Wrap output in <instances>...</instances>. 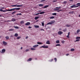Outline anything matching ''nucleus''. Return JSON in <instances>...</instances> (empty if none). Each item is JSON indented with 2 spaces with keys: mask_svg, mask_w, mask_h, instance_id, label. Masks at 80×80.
<instances>
[{
  "mask_svg": "<svg viewBox=\"0 0 80 80\" xmlns=\"http://www.w3.org/2000/svg\"><path fill=\"white\" fill-rule=\"evenodd\" d=\"M61 7H56V8H55L54 9V10H55V11H58V10H60V9L59 8H61Z\"/></svg>",
  "mask_w": 80,
  "mask_h": 80,
  "instance_id": "obj_1",
  "label": "nucleus"
},
{
  "mask_svg": "<svg viewBox=\"0 0 80 80\" xmlns=\"http://www.w3.org/2000/svg\"><path fill=\"white\" fill-rule=\"evenodd\" d=\"M14 10H15V9L13 8L10 9H8V12H12V11H14Z\"/></svg>",
  "mask_w": 80,
  "mask_h": 80,
  "instance_id": "obj_2",
  "label": "nucleus"
},
{
  "mask_svg": "<svg viewBox=\"0 0 80 80\" xmlns=\"http://www.w3.org/2000/svg\"><path fill=\"white\" fill-rule=\"evenodd\" d=\"M40 48H48V46H46L45 45H44L43 46H42L41 47H40Z\"/></svg>",
  "mask_w": 80,
  "mask_h": 80,
  "instance_id": "obj_3",
  "label": "nucleus"
},
{
  "mask_svg": "<svg viewBox=\"0 0 80 80\" xmlns=\"http://www.w3.org/2000/svg\"><path fill=\"white\" fill-rule=\"evenodd\" d=\"M71 8H77L76 6V4H74L73 5H72L70 6Z\"/></svg>",
  "mask_w": 80,
  "mask_h": 80,
  "instance_id": "obj_4",
  "label": "nucleus"
},
{
  "mask_svg": "<svg viewBox=\"0 0 80 80\" xmlns=\"http://www.w3.org/2000/svg\"><path fill=\"white\" fill-rule=\"evenodd\" d=\"M53 23H54V22H53V21H51V22H50L48 23L47 24V25H52V24H53Z\"/></svg>",
  "mask_w": 80,
  "mask_h": 80,
  "instance_id": "obj_5",
  "label": "nucleus"
},
{
  "mask_svg": "<svg viewBox=\"0 0 80 80\" xmlns=\"http://www.w3.org/2000/svg\"><path fill=\"white\" fill-rule=\"evenodd\" d=\"M76 8L78 7H80V3H78L76 4Z\"/></svg>",
  "mask_w": 80,
  "mask_h": 80,
  "instance_id": "obj_6",
  "label": "nucleus"
},
{
  "mask_svg": "<svg viewBox=\"0 0 80 80\" xmlns=\"http://www.w3.org/2000/svg\"><path fill=\"white\" fill-rule=\"evenodd\" d=\"M4 52H5V49H2V52H1V53H4Z\"/></svg>",
  "mask_w": 80,
  "mask_h": 80,
  "instance_id": "obj_7",
  "label": "nucleus"
},
{
  "mask_svg": "<svg viewBox=\"0 0 80 80\" xmlns=\"http://www.w3.org/2000/svg\"><path fill=\"white\" fill-rule=\"evenodd\" d=\"M58 35H62L63 33V32L62 31H59L58 32Z\"/></svg>",
  "mask_w": 80,
  "mask_h": 80,
  "instance_id": "obj_8",
  "label": "nucleus"
},
{
  "mask_svg": "<svg viewBox=\"0 0 80 80\" xmlns=\"http://www.w3.org/2000/svg\"><path fill=\"white\" fill-rule=\"evenodd\" d=\"M38 47V45L37 44L33 46V48H37V47Z\"/></svg>",
  "mask_w": 80,
  "mask_h": 80,
  "instance_id": "obj_9",
  "label": "nucleus"
},
{
  "mask_svg": "<svg viewBox=\"0 0 80 80\" xmlns=\"http://www.w3.org/2000/svg\"><path fill=\"white\" fill-rule=\"evenodd\" d=\"M20 10V8H14V10Z\"/></svg>",
  "mask_w": 80,
  "mask_h": 80,
  "instance_id": "obj_10",
  "label": "nucleus"
},
{
  "mask_svg": "<svg viewBox=\"0 0 80 80\" xmlns=\"http://www.w3.org/2000/svg\"><path fill=\"white\" fill-rule=\"evenodd\" d=\"M3 44V45H7V43L4 41H3L2 42Z\"/></svg>",
  "mask_w": 80,
  "mask_h": 80,
  "instance_id": "obj_11",
  "label": "nucleus"
},
{
  "mask_svg": "<svg viewBox=\"0 0 80 80\" xmlns=\"http://www.w3.org/2000/svg\"><path fill=\"white\" fill-rule=\"evenodd\" d=\"M30 24V22H28L25 23V25H29Z\"/></svg>",
  "mask_w": 80,
  "mask_h": 80,
  "instance_id": "obj_12",
  "label": "nucleus"
},
{
  "mask_svg": "<svg viewBox=\"0 0 80 80\" xmlns=\"http://www.w3.org/2000/svg\"><path fill=\"white\" fill-rule=\"evenodd\" d=\"M49 7V5H46L43 7V8H46Z\"/></svg>",
  "mask_w": 80,
  "mask_h": 80,
  "instance_id": "obj_13",
  "label": "nucleus"
},
{
  "mask_svg": "<svg viewBox=\"0 0 80 80\" xmlns=\"http://www.w3.org/2000/svg\"><path fill=\"white\" fill-rule=\"evenodd\" d=\"M46 44H50V41H47L46 42Z\"/></svg>",
  "mask_w": 80,
  "mask_h": 80,
  "instance_id": "obj_14",
  "label": "nucleus"
},
{
  "mask_svg": "<svg viewBox=\"0 0 80 80\" xmlns=\"http://www.w3.org/2000/svg\"><path fill=\"white\" fill-rule=\"evenodd\" d=\"M32 60V58H29V59H28L27 60L28 62H30V61H31Z\"/></svg>",
  "mask_w": 80,
  "mask_h": 80,
  "instance_id": "obj_15",
  "label": "nucleus"
},
{
  "mask_svg": "<svg viewBox=\"0 0 80 80\" xmlns=\"http://www.w3.org/2000/svg\"><path fill=\"white\" fill-rule=\"evenodd\" d=\"M15 37H18V33H16L14 35Z\"/></svg>",
  "mask_w": 80,
  "mask_h": 80,
  "instance_id": "obj_16",
  "label": "nucleus"
},
{
  "mask_svg": "<svg viewBox=\"0 0 80 80\" xmlns=\"http://www.w3.org/2000/svg\"><path fill=\"white\" fill-rule=\"evenodd\" d=\"M45 13V12H41L39 13V14L42 15V14H44Z\"/></svg>",
  "mask_w": 80,
  "mask_h": 80,
  "instance_id": "obj_17",
  "label": "nucleus"
},
{
  "mask_svg": "<svg viewBox=\"0 0 80 80\" xmlns=\"http://www.w3.org/2000/svg\"><path fill=\"white\" fill-rule=\"evenodd\" d=\"M21 24H23L24 23V21H22L20 22Z\"/></svg>",
  "mask_w": 80,
  "mask_h": 80,
  "instance_id": "obj_18",
  "label": "nucleus"
},
{
  "mask_svg": "<svg viewBox=\"0 0 80 80\" xmlns=\"http://www.w3.org/2000/svg\"><path fill=\"white\" fill-rule=\"evenodd\" d=\"M17 7H22V5H17Z\"/></svg>",
  "mask_w": 80,
  "mask_h": 80,
  "instance_id": "obj_19",
  "label": "nucleus"
},
{
  "mask_svg": "<svg viewBox=\"0 0 80 80\" xmlns=\"http://www.w3.org/2000/svg\"><path fill=\"white\" fill-rule=\"evenodd\" d=\"M37 44H39V45H42V43H41L40 42H37Z\"/></svg>",
  "mask_w": 80,
  "mask_h": 80,
  "instance_id": "obj_20",
  "label": "nucleus"
},
{
  "mask_svg": "<svg viewBox=\"0 0 80 80\" xmlns=\"http://www.w3.org/2000/svg\"><path fill=\"white\" fill-rule=\"evenodd\" d=\"M56 43H60V41L59 40H57L56 41Z\"/></svg>",
  "mask_w": 80,
  "mask_h": 80,
  "instance_id": "obj_21",
  "label": "nucleus"
},
{
  "mask_svg": "<svg viewBox=\"0 0 80 80\" xmlns=\"http://www.w3.org/2000/svg\"><path fill=\"white\" fill-rule=\"evenodd\" d=\"M55 18V17L54 16H52L50 18V19H53Z\"/></svg>",
  "mask_w": 80,
  "mask_h": 80,
  "instance_id": "obj_22",
  "label": "nucleus"
},
{
  "mask_svg": "<svg viewBox=\"0 0 80 80\" xmlns=\"http://www.w3.org/2000/svg\"><path fill=\"white\" fill-rule=\"evenodd\" d=\"M31 50H36V49L35 48H31Z\"/></svg>",
  "mask_w": 80,
  "mask_h": 80,
  "instance_id": "obj_23",
  "label": "nucleus"
},
{
  "mask_svg": "<svg viewBox=\"0 0 80 80\" xmlns=\"http://www.w3.org/2000/svg\"><path fill=\"white\" fill-rule=\"evenodd\" d=\"M71 26H70V25H68L67 24L66 26V27H71Z\"/></svg>",
  "mask_w": 80,
  "mask_h": 80,
  "instance_id": "obj_24",
  "label": "nucleus"
},
{
  "mask_svg": "<svg viewBox=\"0 0 80 80\" xmlns=\"http://www.w3.org/2000/svg\"><path fill=\"white\" fill-rule=\"evenodd\" d=\"M75 49L73 48H72L71 49V52H73V51H74Z\"/></svg>",
  "mask_w": 80,
  "mask_h": 80,
  "instance_id": "obj_25",
  "label": "nucleus"
},
{
  "mask_svg": "<svg viewBox=\"0 0 80 80\" xmlns=\"http://www.w3.org/2000/svg\"><path fill=\"white\" fill-rule=\"evenodd\" d=\"M76 39H80V37H76Z\"/></svg>",
  "mask_w": 80,
  "mask_h": 80,
  "instance_id": "obj_26",
  "label": "nucleus"
},
{
  "mask_svg": "<svg viewBox=\"0 0 80 80\" xmlns=\"http://www.w3.org/2000/svg\"><path fill=\"white\" fill-rule=\"evenodd\" d=\"M6 38L7 40H8V39H9V37L8 36H6L5 37Z\"/></svg>",
  "mask_w": 80,
  "mask_h": 80,
  "instance_id": "obj_27",
  "label": "nucleus"
},
{
  "mask_svg": "<svg viewBox=\"0 0 80 80\" xmlns=\"http://www.w3.org/2000/svg\"><path fill=\"white\" fill-rule=\"evenodd\" d=\"M2 12H8V10H2Z\"/></svg>",
  "mask_w": 80,
  "mask_h": 80,
  "instance_id": "obj_28",
  "label": "nucleus"
},
{
  "mask_svg": "<svg viewBox=\"0 0 80 80\" xmlns=\"http://www.w3.org/2000/svg\"><path fill=\"white\" fill-rule=\"evenodd\" d=\"M39 18L38 17H36L35 18V20H37V19H38V18Z\"/></svg>",
  "mask_w": 80,
  "mask_h": 80,
  "instance_id": "obj_29",
  "label": "nucleus"
},
{
  "mask_svg": "<svg viewBox=\"0 0 80 80\" xmlns=\"http://www.w3.org/2000/svg\"><path fill=\"white\" fill-rule=\"evenodd\" d=\"M35 28H39V26L37 25H35Z\"/></svg>",
  "mask_w": 80,
  "mask_h": 80,
  "instance_id": "obj_30",
  "label": "nucleus"
},
{
  "mask_svg": "<svg viewBox=\"0 0 80 80\" xmlns=\"http://www.w3.org/2000/svg\"><path fill=\"white\" fill-rule=\"evenodd\" d=\"M52 15H57V13H54L52 14Z\"/></svg>",
  "mask_w": 80,
  "mask_h": 80,
  "instance_id": "obj_31",
  "label": "nucleus"
},
{
  "mask_svg": "<svg viewBox=\"0 0 80 80\" xmlns=\"http://www.w3.org/2000/svg\"><path fill=\"white\" fill-rule=\"evenodd\" d=\"M80 41V39H77L76 40V41H75V42H79Z\"/></svg>",
  "mask_w": 80,
  "mask_h": 80,
  "instance_id": "obj_32",
  "label": "nucleus"
},
{
  "mask_svg": "<svg viewBox=\"0 0 80 80\" xmlns=\"http://www.w3.org/2000/svg\"><path fill=\"white\" fill-rule=\"evenodd\" d=\"M15 13H16V11H14L13 12H12V15H13V14H15Z\"/></svg>",
  "mask_w": 80,
  "mask_h": 80,
  "instance_id": "obj_33",
  "label": "nucleus"
},
{
  "mask_svg": "<svg viewBox=\"0 0 80 80\" xmlns=\"http://www.w3.org/2000/svg\"><path fill=\"white\" fill-rule=\"evenodd\" d=\"M56 46L57 47V46H60V47L61 45L60 44H57L56 45Z\"/></svg>",
  "mask_w": 80,
  "mask_h": 80,
  "instance_id": "obj_34",
  "label": "nucleus"
},
{
  "mask_svg": "<svg viewBox=\"0 0 80 80\" xmlns=\"http://www.w3.org/2000/svg\"><path fill=\"white\" fill-rule=\"evenodd\" d=\"M17 5H12L11 6V7H17Z\"/></svg>",
  "mask_w": 80,
  "mask_h": 80,
  "instance_id": "obj_35",
  "label": "nucleus"
},
{
  "mask_svg": "<svg viewBox=\"0 0 80 80\" xmlns=\"http://www.w3.org/2000/svg\"><path fill=\"white\" fill-rule=\"evenodd\" d=\"M73 12H74L73 11H72V12H69V14H71V13L72 14H73Z\"/></svg>",
  "mask_w": 80,
  "mask_h": 80,
  "instance_id": "obj_36",
  "label": "nucleus"
},
{
  "mask_svg": "<svg viewBox=\"0 0 80 80\" xmlns=\"http://www.w3.org/2000/svg\"><path fill=\"white\" fill-rule=\"evenodd\" d=\"M16 15H22V14L21 13H19V14H17Z\"/></svg>",
  "mask_w": 80,
  "mask_h": 80,
  "instance_id": "obj_37",
  "label": "nucleus"
},
{
  "mask_svg": "<svg viewBox=\"0 0 80 80\" xmlns=\"http://www.w3.org/2000/svg\"><path fill=\"white\" fill-rule=\"evenodd\" d=\"M14 28H17V29H18V28H19L17 26H14Z\"/></svg>",
  "mask_w": 80,
  "mask_h": 80,
  "instance_id": "obj_38",
  "label": "nucleus"
},
{
  "mask_svg": "<svg viewBox=\"0 0 80 80\" xmlns=\"http://www.w3.org/2000/svg\"><path fill=\"white\" fill-rule=\"evenodd\" d=\"M39 6H43V4H39Z\"/></svg>",
  "mask_w": 80,
  "mask_h": 80,
  "instance_id": "obj_39",
  "label": "nucleus"
},
{
  "mask_svg": "<svg viewBox=\"0 0 80 80\" xmlns=\"http://www.w3.org/2000/svg\"><path fill=\"white\" fill-rule=\"evenodd\" d=\"M80 32V29H78L77 30V33H79Z\"/></svg>",
  "mask_w": 80,
  "mask_h": 80,
  "instance_id": "obj_40",
  "label": "nucleus"
},
{
  "mask_svg": "<svg viewBox=\"0 0 80 80\" xmlns=\"http://www.w3.org/2000/svg\"><path fill=\"white\" fill-rule=\"evenodd\" d=\"M57 2V0H54L52 1V2Z\"/></svg>",
  "mask_w": 80,
  "mask_h": 80,
  "instance_id": "obj_41",
  "label": "nucleus"
},
{
  "mask_svg": "<svg viewBox=\"0 0 80 80\" xmlns=\"http://www.w3.org/2000/svg\"><path fill=\"white\" fill-rule=\"evenodd\" d=\"M41 2H45V0H41Z\"/></svg>",
  "mask_w": 80,
  "mask_h": 80,
  "instance_id": "obj_42",
  "label": "nucleus"
},
{
  "mask_svg": "<svg viewBox=\"0 0 80 80\" xmlns=\"http://www.w3.org/2000/svg\"><path fill=\"white\" fill-rule=\"evenodd\" d=\"M21 38V37H19L17 38V39H20Z\"/></svg>",
  "mask_w": 80,
  "mask_h": 80,
  "instance_id": "obj_43",
  "label": "nucleus"
},
{
  "mask_svg": "<svg viewBox=\"0 0 80 80\" xmlns=\"http://www.w3.org/2000/svg\"><path fill=\"white\" fill-rule=\"evenodd\" d=\"M13 29H10L9 30V31H13Z\"/></svg>",
  "mask_w": 80,
  "mask_h": 80,
  "instance_id": "obj_44",
  "label": "nucleus"
},
{
  "mask_svg": "<svg viewBox=\"0 0 80 80\" xmlns=\"http://www.w3.org/2000/svg\"><path fill=\"white\" fill-rule=\"evenodd\" d=\"M42 26H44V23L43 22H42Z\"/></svg>",
  "mask_w": 80,
  "mask_h": 80,
  "instance_id": "obj_45",
  "label": "nucleus"
},
{
  "mask_svg": "<svg viewBox=\"0 0 80 80\" xmlns=\"http://www.w3.org/2000/svg\"><path fill=\"white\" fill-rule=\"evenodd\" d=\"M54 60H55V62H57V58H55L54 59Z\"/></svg>",
  "mask_w": 80,
  "mask_h": 80,
  "instance_id": "obj_46",
  "label": "nucleus"
},
{
  "mask_svg": "<svg viewBox=\"0 0 80 80\" xmlns=\"http://www.w3.org/2000/svg\"><path fill=\"white\" fill-rule=\"evenodd\" d=\"M0 12H2L3 10L2 9H0Z\"/></svg>",
  "mask_w": 80,
  "mask_h": 80,
  "instance_id": "obj_47",
  "label": "nucleus"
},
{
  "mask_svg": "<svg viewBox=\"0 0 80 80\" xmlns=\"http://www.w3.org/2000/svg\"><path fill=\"white\" fill-rule=\"evenodd\" d=\"M67 3V1H64V2H63V3L64 4L65 3Z\"/></svg>",
  "mask_w": 80,
  "mask_h": 80,
  "instance_id": "obj_48",
  "label": "nucleus"
},
{
  "mask_svg": "<svg viewBox=\"0 0 80 80\" xmlns=\"http://www.w3.org/2000/svg\"><path fill=\"white\" fill-rule=\"evenodd\" d=\"M67 38H70V36H69V35H68L67 36Z\"/></svg>",
  "mask_w": 80,
  "mask_h": 80,
  "instance_id": "obj_49",
  "label": "nucleus"
},
{
  "mask_svg": "<svg viewBox=\"0 0 80 80\" xmlns=\"http://www.w3.org/2000/svg\"><path fill=\"white\" fill-rule=\"evenodd\" d=\"M29 51V49H26V52H28Z\"/></svg>",
  "mask_w": 80,
  "mask_h": 80,
  "instance_id": "obj_50",
  "label": "nucleus"
},
{
  "mask_svg": "<svg viewBox=\"0 0 80 80\" xmlns=\"http://www.w3.org/2000/svg\"><path fill=\"white\" fill-rule=\"evenodd\" d=\"M63 31H64V32H66V31H67V29H64V30H63Z\"/></svg>",
  "mask_w": 80,
  "mask_h": 80,
  "instance_id": "obj_51",
  "label": "nucleus"
},
{
  "mask_svg": "<svg viewBox=\"0 0 80 80\" xmlns=\"http://www.w3.org/2000/svg\"><path fill=\"white\" fill-rule=\"evenodd\" d=\"M39 14H40V13H38L36 14L35 15H39Z\"/></svg>",
  "mask_w": 80,
  "mask_h": 80,
  "instance_id": "obj_52",
  "label": "nucleus"
},
{
  "mask_svg": "<svg viewBox=\"0 0 80 80\" xmlns=\"http://www.w3.org/2000/svg\"><path fill=\"white\" fill-rule=\"evenodd\" d=\"M66 56H68V55H69V54L68 53L67 54H66Z\"/></svg>",
  "mask_w": 80,
  "mask_h": 80,
  "instance_id": "obj_53",
  "label": "nucleus"
},
{
  "mask_svg": "<svg viewBox=\"0 0 80 80\" xmlns=\"http://www.w3.org/2000/svg\"><path fill=\"white\" fill-rule=\"evenodd\" d=\"M73 0H69V1L72 2H73Z\"/></svg>",
  "mask_w": 80,
  "mask_h": 80,
  "instance_id": "obj_54",
  "label": "nucleus"
},
{
  "mask_svg": "<svg viewBox=\"0 0 80 80\" xmlns=\"http://www.w3.org/2000/svg\"><path fill=\"white\" fill-rule=\"evenodd\" d=\"M70 32H69L68 33V35H70Z\"/></svg>",
  "mask_w": 80,
  "mask_h": 80,
  "instance_id": "obj_55",
  "label": "nucleus"
},
{
  "mask_svg": "<svg viewBox=\"0 0 80 80\" xmlns=\"http://www.w3.org/2000/svg\"><path fill=\"white\" fill-rule=\"evenodd\" d=\"M53 61V59H52L50 60V62H52Z\"/></svg>",
  "mask_w": 80,
  "mask_h": 80,
  "instance_id": "obj_56",
  "label": "nucleus"
},
{
  "mask_svg": "<svg viewBox=\"0 0 80 80\" xmlns=\"http://www.w3.org/2000/svg\"><path fill=\"white\" fill-rule=\"evenodd\" d=\"M28 28H32V27L29 26L28 27Z\"/></svg>",
  "mask_w": 80,
  "mask_h": 80,
  "instance_id": "obj_57",
  "label": "nucleus"
},
{
  "mask_svg": "<svg viewBox=\"0 0 80 80\" xmlns=\"http://www.w3.org/2000/svg\"><path fill=\"white\" fill-rule=\"evenodd\" d=\"M64 42H65V41H62V43H64Z\"/></svg>",
  "mask_w": 80,
  "mask_h": 80,
  "instance_id": "obj_58",
  "label": "nucleus"
},
{
  "mask_svg": "<svg viewBox=\"0 0 80 80\" xmlns=\"http://www.w3.org/2000/svg\"><path fill=\"white\" fill-rule=\"evenodd\" d=\"M61 11H62V10H59V11H58V12H61Z\"/></svg>",
  "mask_w": 80,
  "mask_h": 80,
  "instance_id": "obj_59",
  "label": "nucleus"
},
{
  "mask_svg": "<svg viewBox=\"0 0 80 80\" xmlns=\"http://www.w3.org/2000/svg\"><path fill=\"white\" fill-rule=\"evenodd\" d=\"M13 21H14V22H15V19H13Z\"/></svg>",
  "mask_w": 80,
  "mask_h": 80,
  "instance_id": "obj_60",
  "label": "nucleus"
},
{
  "mask_svg": "<svg viewBox=\"0 0 80 80\" xmlns=\"http://www.w3.org/2000/svg\"><path fill=\"white\" fill-rule=\"evenodd\" d=\"M25 38L26 39H27L28 38V36H27Z\"/></svg>",
  "mask_w": 80,
  "mask_h": 80,
  "instance_id": "obj_61",
  "label": "nucleus"
},
{
  "mask_svg": "<svg viewBox=\"0 0 80 80\" xmlns=\"http://www.w3.org/2000/svg\"><path fill=\"white\" fill-rule=\"evenodd\" d=\"M41 30H43V31H44V30H43V29H41Z\"/></svg>",
  "mask_w": 80,
  "mask_h": 80,
  "instance_id": "obj_62",
  "label": "nucleus"
},
{
  "mask_svg": "<svg viewBox=\"0 0 80 80\" xmlns=\"http://www.w3.org/2000/svg\"><path fill=\"white\" fill-rule=\"evenodd\" d=\"M23 48L22 47H21V49L22 50V49Z\"/></svg>",
  "mask_w": 80,
  "mask_h": 80,
  "instance_id": "obj_63",
  "label": "nucleus"
},
{
  "mask_svg": "<svg viewBox=\"0 0 80 80\" xmlns=\"http://www.w3.org/2000/svg\"><path fill=\"white\" fill-rule=\"evenodd\" d=\"M2 9H4V8L2 7Z\"/></svg>",
  "mask_w": 80,
  "mask_h": 80,
  "instance_id": "obj_64",
  "label": "nucleus"
}]
</instances>
